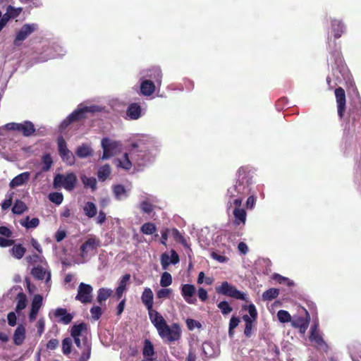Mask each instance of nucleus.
I'll return each mask as SVG.
<instances>
[{
  "label": "nucleus",
  "instance_id": "603ef678",
  "mask_svg": "<svg viewBox=\"0 0 361 361\" xmlns=\"http://www.w3.org/2000/svg\"><path fill=\"white\" fill-rule=\"evenodd\" d=\"M83 351L80 357V361H87L90 357L91 345L90 343L83 345Z\"/></svg>",
  "mask_w": 361,
  "mask_h": 361
},
{
  "label": "nucleus",
  "instance_id": "f03ea898",
  "mask_svg": "<svg viewBox=\"0 0 361 361\" xmlns=\"http://www.w3.org/2000/svg\"><path fill=\"white\" fill-rule=\"evenodd\" d=\"M147 151L148 147L145 145L142 140L132 144L129 155L135 167L145 166L150 161Z\"/></svg>",
  "mask_w": 361,
  "mask_h": 361
},
{
  "label": "nucleus",
  "instance_id": "5701e85b",
  "mask_svg": "<svg viewBox=\"0 0 361 361\" xmlns=\"http://www.w3.org/2000/svg\"><path fill=\"white\" fill-rule=\"evenodd\" d=\"M31 274L32 276L38 280H42L44 279H46L45 283L49 286V283L51 279V273L50 271H47L42 267H37L32 269Z\"/></svg>",
  "mask_w": 361,
  "mask_h": 361
},
{
  "label": "nucleus",
  "instance_id": "58836bf2",
  "mask_svg": "<svg viewBox=\"0 0 361 361\" xmlns=\"http://www.w3.org/2000/svg\"><path fill=\"white\" fill-rule=\"evenodd\" d=\"M111 173V168L109 164H105L100 167L97 172V176L99 180L104 181Z\"/></svg>",
  "mask_w": 361,
  "mask_h": 361
},
{
  "label": "nucleus",
  "instance_id": "f8f14e48",
  "mask_svg": "<svg viewBox=\"0 0 361 361\" xmlns=\"http://www.w3.org/2000/svg\"><path fill=\"white\" fill-rule=\"evenodd\" d=\"M58 148L59 153L62 160L68 165H73L75 164V157L73 154L68 149L66 142L63 137L58 138Z\"/></svg>",
  "mask_w": 361,
  "mask_h": 361
},
{
  "label": "nucleus",
  "instance_id": "4d7b16f0",
  "mask_svg": "<svg viewBox=\"0 0 361 361\" xmlns=\"http://www.w3.org/2000/svg\"><path fill=\"white\" fill-rule=\"evenodd\" d=\"M72 340L70 338H66L62 341V351L63 354L68 355L71 351Z\"/></svg>",
  "mask_w": 361,
  "mask_h": 361
},
{
  "label": "nucleus",
  "instance_id": "a211bd4d",
  "mask_svg": "<svg viewBox=\"0 0 361 361\" xmlns=\"http://www.w3.org/2000/svg\"><path fill=\"white\" fill-rule=\"evenodd\" d=\"M43 305V298L41 295H35L31 302V309L29 313V319L32 322L36 319L37 315Z\"/></svg>",
  "mask_w": 361,
  "mask_h": 361
},
{
  "label": "nucleus",
  "instance_id": "13d9d810",
  "mask_svg": "<svg viewBox=\"0 0 361 361\" xmlns=\"http://www.w3.org/2000/svg\"><path fill=\"white\" fill-rule=\"evenodd\" d=\"M21 11V8H16L11 6H8L6 9V16H8V18H14L17 17Z\"/></svg>",
  "mask_w": 361,
  "mask_h": 361
},
{
  "label": "nucleus",
  "instance_id": "6ab92c4d",
  "mask_svg": "<svg viewBox=\"0 0 361 361\" xmlns=\"http://www.w3.org/2000/svg\"><path fill=\"white\" fill-rule=\"evenodd\" d=\"M148 315L150 322L154 326L157 331L166 323L163 316L158 311L154 309L148 311Z\"/></svg>",
  "mask_w": 361,
  "mask_h": 361
},
{
  "label": "nucleus",
  "instance_id": "0e129e2a",
  "mask_svg": "<svg viewBox=\"0 0 361 361\" xmlns=\"http://www.w3.org/2000/svg\"><path fill=\"white\" fill-rule=\"evenodd\" d=\"M140 209L143 212L149 214L153 210V206L152 205V204L145 200L140 204Z\"/></svg>",
  "mask_w": 361,
  "mask_h": 361
},
{
  "label": "nucleus",
  "instance_id": "dca6fc26",
  "mask_svg": "<svg viewBox=\"0 0 361 361\" xmlns=\"http://www.w3.org/2000/svg\"><path fill=\"white\" fill-rule=\"evenodd\" d=\"M310 340L312 342H314L315 344L324 350H327L328 346L326 342L324 341L322 335L318 330V324H314L310 330Z\"/></svg>",
  "mask_w": 361,
  "mask_h": 361
},
{
  "label": "nucleus",
  "instance_id": "2f4dec72",
  "mask_svg": "<svg viewBox=\"0 0 361 361\" xmlns=\"http://www.w3.org/2000/svg\"><path fill=\"white\" fill-rule=\"evenodd\" d=\"M20 224L27 229L35 228L39 224V220L38 218L30 219V216H26L24 219L20 221Z\"/></svg>",
  "mask_w": 361,
  "mask_h": 361
},
{
  "label": "nucleus",
  "instance_id": "4be33fe9",
  "mask_svg": "<svg viewBox=\"0 0 361 361\" xmlns=\"http://www.w3.org/2000/svg\"><path fill=\"white\" fill-rule=\"evenodd\" d=\"M141 300L147 311L153 309L154 294L150 288H145L141 295Z\"/></svg>",
  "mask_w": 361,
  "mask_h": 361
},
{
  "label": "nucleus",
  "instance_id": "680f3d73",
  "mask_svg": "<svg viewBox=\"0 0 361 361\" xmlns=\"http://www.w3.org/2000/svg\"><path fill=\"white\" fill-rule=\"evenodd\" d=\"M240 322V321L238 317L233 316L231 318L230 322H229V329H228V332H229L230 335L232 334L233 330L238 326Z\"/></svg>",
  "mask_w": 361,
  "mask_h": 361
},
{
  "label": "nucleus",
  "instance_id": "aec40b11",
  "mask_svg": "<svg viewBox=\"0 0 361 361\" xmlns=\"http://www.w3.org/2000/svg\"><path fill=\"white\" fill-rule=\"evenodd\" d=\"M233 214L234 216L233 224L236 226H244L247 217L245 210L240 208V207H235V209L233 211Z\"/></svg>",
  "mask_w": 361,
  "mask_h": 361
},
{
  "label": "nucleus",
  "instance_id": "6e6552de",
  "mask_svg": "<svg viewBox=\"0 0 361 361\" xmlns=\"http://www.w3.org/2000/svg\"><path fill=\"white\" fill-rule=\"evenodd\" d=\"M216 291L221 295H227L237 300L247 301L246 294L242 293L227 281L223 282L221 286L216 287Z\"/></svg>",
  "mask_w": 361,
  "mask_h": 361
},
{
  "label": "nucleus",
  "instance_id": "7ed1b4c3",
  "mask_svg": "<svg viewBox=\"0 0 361 361\" xmlns=\"http://www.w3.org/2000/svg\"><path fill=\"white\" fill-rule=\"evenodd\" d=\"M100 240L97 236L91 235L87 237L80 248V257L84 259V262L96 254L97 250L100 246Z\"/></svg>",
  "mask_w": 361,
  "mask_h": 361
},
{
  "label": "nucleus",
  "instance_id": "bf43d9fd",
  "mask_svg": "<svg viewBox=\"0 0 361 361\" xmlns=\"http://www.w3.org/2000/svg\"><path fill=\"white\" fill-rule=\"evenodd\" d=\"M90 313L93 319L98 320L102 315V309L99 306H93L90 309Z\"/></svg>",
  "mask_w": 361,
  "mask_h": 361
},
{
  "label": "nucleus",
  "instance_id": "1a4fd4ad",
  "mask_svg": "<svg viewBox=\"0 0 361 361\" xmlns=\"http://www.w3.org/2000/svg\"><path fill=\"white\" fill-rule=\"evenodd\" d=\"M102 147L103 149V155L101 159L102 160L109 159L118 153L121 149V144L120 142L111 140L109 138L102 139Z\"/></svg>",
  "mask_w": 361,
  "mask_h": 361
},
{
  "label": "nucleus",
  "instance_id": "cd10ccee",
  "mask_svg": "<svg viewBox=\"0 0 361 361\" xmlns=\"http://www.w3.org/2000/svg\"><path fill=\"white\" fill-rule=\"evenodd\" d=\"M155 85L153 82L149 80H144L140 85V91L143 95L149 96L154 93Z\"/></svg>",
  "mask_w": 361,
  "mask_h": 361
},
{
  "label": "nucleus",
  "instance_id": "774afa93",
  "mask_svg": "<svg viewBox=\"0 0 361 361\" xmlns=\"http://www.w3.org/2000/svg\"><path fill=\"white\" fill-rule=\"evenodd\" d=\"M7 319H8V324L11 326H16L17 318H16V314L14 312H9L8 314Z\"/></svg>",
  "mask_w": 361,
  "mask_h": 361
},
{
  "label": "nucleus",
  "instance_id": "72a5a7b5",
  "mask_svg": "<svg viewBox=\"0 0 361 361\" xmlns=\"http://www.w3.org/2000/svg\"><path fill=\"white\" fill-rule=\"evenodd\" d=\"M113 290L110 288H102L97 291V302L100 304L106 300L112 294Z\"/></svg>",
  "mask_w": 361,
  "mask_h": 361
},
{
  "label": "nucleus",
  "instance_id": "a18cd8bd",
  "mask_svg": "<svg viewBox=\"0 0 361 361\" xmlns=\"http://www.w3.org/2000/svg\"><path fill=\"white\" fill-rule=\"evenodd\" d=\"M172 283V277L169 272H164L161 276L160 286L166 288Z\"/></svg>",
  "mask_w": 361,
  "mask_h": 361
},
{
  "label": "nucleus",
  "instance_id": "a19ab883",
  "mask_svg": "<svg viewBox=\"0 0 361 361\" xmlns=\"http://www.w3.org/2000/svg\"><path fill=\"white\" fill-rule=\"evenodd\" d=\"M279 290L277 288H269L262 294L264 300H271L278 297Z\"/></svg>",
  "mask_w": 361,
  "mask_h": 361
},
{
  "label": "nucleus",
  "instance_id": "69168bd1",
  "mask_svg": "<svg viewBox=\"0 0 361 361\" xmlns=\"http://www.w3.org/2000/svg\"><path fill=\"white\" fill-rule=\"evenodd\" d=\"M273 279L276 280L279 283H283L287 281L288 286H292L293 283L289 281L287 278L283 277L278 274H274L273 276Z\"/></svg>",
  "mask_w": 361,
  "mask_h": 361
},
{
  "label": "nucleus",
  "instance_id": "c9c22d12",
  "mask_svg": "<svg viewBox=\"0 0 361 361\" xmlns=\"http://www.w3.org/2000/svg\"><path fill=\"white\" fill-rule=\"evenodd\" d=\"M83 211L87 216L89 218H92L97 214V209L94 203L92 202H87L85 203L83 207Z\"/></svg>",
  "mask_w": 361,
  "mask_h": 361
},
{
  "label": "nucleus",
  "instance_id": "2eb2a0df",
  "mask_svg": "<svg viewBox=\"0 0 361 361\" xmlns=\"http://www.w3.org/2000/svg\"><path fill=\"white\" fill-rule=\"evenodd\" d=\"M36 27L34 24H25L20 31L17 33L16 37L13 41L15 46H20L22 42L35 30Z\"/></svg>",
  "mask_w": 361,
  "mask_h": 361
},
{
  "label": "nucleus",
  "instance_id": "f704fd0d",
  "mask_svg": "<svg viewBox=\"0 0 361 361\" xmlns=\"http://www.w3.org/2000/svg\"><path fill=\"white\" fill-rule=\"evenodd\" d=\"M113 192L116 198L118 200H121L123 198H126L128 195V191L122 185H114L113 188Z\"/></svg>",
  "mask_w": 361,
  "mask_h": 361
},
{
  "label": "nucleus",
  "instance_id": "423d86ee",
  "mask_svg": "<svg viewBox=\"0 0 361 361\" xmlns=\"http://www.w3.org/2000/svg\"><path fill=\"white\" fill-rule=\"evenodd\" d=\"M98 111V107L96 106L79 107L71 113L65 120H63L61 125V130L65 129L69 124L75 121H79L85 118V113L95 112Z\"/></svg>",
  "mask_w": 361,
  "mask_h": 361
},
{
  "label": "nucleus",
  "instance_id": "de8ad7c7",
  "mask_svg": "<svg viewBox=\"0 0 361 361\" xmlns=\"http://www.w3.org/2000/svg\"><path fill=\"white\" fill-rule=\"evenodd\" d=\"M151 73L149 75V76L152 78H153L155 82L157 83L158 85H161V71L160 68H154L152 70L150 71Z\"/></svg>",
  "mask_w": 361,
  "mask_h": 361
},
{
  "label": "nucleus",
  "instance_id": "c85d7f7f",
  "mask_svg": "<svg viewBox=\"0 0 361 361\" xmlns=\"http://www.w3.org/2000/svg\"><path fill=\"white\" fill-rule=\"evenodd\" d=\"M127 116L133 120L137 119L140 118L141 114V109L140 106L137 104H131L128 107L127 111H126Z\"/></svg>",
  "mask_w": 361,
  "mask_h": 361
},
{
  "label": "nucleus",
  "instance_id": "393cba45",
  "mask_svg": "<svg viewBox=\"0 0 361 361\" xmlns=\"http://www.w3.org/2000/svg\"><path fill=\"white\" fill-rule=\"evenodd\" d=\"M25 327L23 324H19L16 329L13 336L15 345H20L23 343L25 338Z\"/></svg>",
  "mask_w": 361,
  "mask_h": 361
},
{
  "label": "nucleus",
  "instance_id": "0eeeda50",
  "mask_svg": "<svg viewBox=\"0 0 361 361\" xmlns=\"http://www.w3.org/2000/svg\"><path fill=\"white\" fill-rule=\"evenodd\" d=\"M243 308L247 310L249 313V315H243V319L245 323L244 334L247 338H250L252 335V330L257 318V312L253 304L245 305Z\"/></svg>",
  "mask_w": 361,
  "mask_h": 361
},
{
  "label": "nucleus",
  "instance_id": "c03bdc74",
  "mask_svg": "<svg viewBox=\"0 0 361 361\" xmlns=\"http://www.w3.org/2000/svg\"><path fill=\"white\" fill-rule=\"evenodd\" d=\"M140 231L145 235H152L157 231V227L152 223H145L141 226Z\"/></svg>",
  "mask_w": 361,
  "mask_h": 361
},
{
  "label": "nucleus",
  "instance_id": "052dcab7",
  "mask_svg": "<svg viewBox=\"0 0 361 361\" xmlns=\"http://www.w3.org/2000/svg\"><path fill=\"white\" fill-rule=\"evenodd\" d=\"M171 264L170 256L166 253L162 254L161 256V264L162 269L166 270Z\"/></svg>",
  "mask_w": 361,
  "mask_h": 361
},
{
  "label": "nucleus",
  "instance_id": "8fccbe9b",
  "mask_svg": "<svg viewBox=\"0 0 361 361\" xmlns=\"http://www.w3.org/2000/svg\"><path fill=\"white\" fill-rule=\"evenodd\" d=\"M172 235L174 239L180 243L184 247H188V245L187 243L186 240L183 236V235L179 232V231L176 228H173L172 230Z\"/></svg>",
  "mask_w": 361,
  "mask_h": 361
},
{
  "label": "nucleus",
  "instance_id": "f257e3e1",
  "mask_svg": "<svg viewBox=\"0 0 361 361\" xmlns=\"http://www.w3.org/2000/svg\"><path fill=\"white\" fill-rule=\"evenodd\" d=\"M248 192V188L243 180H238L235 184L230 187L226 192L227 211L233 207H240L245 195Z\"/></svg>",
  "mask_w": 361,
  "mask_h": 361
},
{
  "label": "nucleus",
  "instance_id": "473e14b6",
  "mask_svg": "<svg viewBox=\"0 0 361 361\" xmlns=\"http://www.w3.org/2000/svg\"><path fill=\"white\" fill-rule=\"evenodd\" d=\"M27 306V297L23 292L19 293L16 297V311L20 312Z\"/></svg>",
  "mask_w": 361,
  "mask_h": 361
},
{
  "label": "nucleus",
  "instance_id": "b1692460",
  "mask_svg": "<svg viewBox=\"0 0 361 361\" xmlns=\"http://www.w3.org/2000/svg\"><path fill=\"white\" fill-rule=\"evenodd\" d=\"M305 313L307 315L306 318L298 317L295 318L292 321V326L295 328H299L300 331L302 334H304L306 331L310 323L309 313L307 310H305Z\"/></svg>",
  "mask_w": 361,
  "mask_h": 361
},
{
  "label": "nucleus",
  "instance_id": "a878e982",
  "mask_svg": "<svg viewBox=\"0 0 361 361\" xmlns=\"http://www.w3.org/2000/svg\"><path fill=\"white\" fill-rule=\"evenodd\" d=\"M75 154L78 157L84 159L91 157L93 154V149L90 145L82 144L75 150Z\"/></svg>",
  "mask_w": 361,
  "mask_h": 361
},
{
  "label": "nucleus",
  "instance_id": "5fc2aeb1",
  "mask_svg": "<svg viewBox=\"0 0 361 361\" xmlns=\"http://www.w3.org/2000/svg\"><path fill=\"white\" fill-rule=\"evenodd\" d=\"M172 290L171 288H161L157 292V297L159 299H166L171 298Z\"/></svg>",
  "mask_w": 361,
  "mask_h": 361
},
{
  "label": "nucleus",
  "instance_id": "6e6d98bb",
  "mask_svg": "<svg viewBox=\"0 0 361 361\" xmlns=\"http://www.w3.org/2000/svg\"><path fill=\"white\" fill-rule=\"evenodd\" d=\"M42 162H43L42 171H49L53 164L52 159H51V156L48 154H44L42 157Z\"/></svg>",
  "mask_w": 361,
  "mask_h": 361
},
{
  "label": "nucleus",
  "instance_id": "9b49d317",
  "mask_svg": "<svg viewBox=\"0 0 361 361\" xmlns=\"http://www.w3.org/2000/svg\"><path fill=\"white\" fill-rule=\"evenodd\" d=\"M92 291L93 288L90 285L80 283L78 286L75 300L84 304L91 302L92 300Z\"/></svg>",
  "mask_w": 361,
  "mask_h": 361
},
{
  "label": "nucleus",
  "instance_id": "c756f323",
  "mask_svg": "<svg viewBox=\"0 0 361 361\" xmlns=\"http://www.w3.org/2000/svg\"><path fill=\"white\" fill-rule=\"evenodd\" d=\"M202 350L207 357H214L218 355V349L211 342H204Z\"/></svg>",
  "mask_w": 361,
  "mask_h": 361
},
{
  "label": "nucleus",
  "instance_id": "4c0bfd02",
  "mask_svg": "<svg viewBox=\"0 0 361 361\" xmlns=\"http://www.w3.org/2000/svg\"><path fill=\"white\" fill-rule=\"evenodd\" d=\"M133 165V162L130 159L129 153H126L122 159L118 160V166H120L126 170L130 169Z\"/></svg>",
  "mask_w": 361,
  "mask_h": 361
},
{
  "label": "nucleus",
  "instance_id": "ddd939ff",
  "mask_svg": "<svg viewBox=\"0 0 361 361\" xmlns=\"http://www.w3.org/2000/svg\"><path fill=\"white\" fill-rule=\"evenodd\" d=\"M180 293L187 303L195 304L197 302V299L194 297L196 293L195 286L189 283L183 284L180 287Z\"/></svg>",
  "mask_w": 361,
  "mask_h": 361
},
{
  "label": "nucleus",
  "instance_id": "338daca9",
  "mask_svg": "<svg viewBox=\"0 0 361 361\" xmlns=\"http://www.w3.org/2000/svg\"><path fill=\"white\" fill-rule=\"evenodd\" d=\"M66 236V232L64 230L59 229L55 233V240L59 243L62 241Z\"/></svg>",
  "mask_w": 361,
  "mask_h": 361
},
{
  "label": "nucleus",
  "instance_id": "bb28decb",
  "mask_svg": "<svg viewBox=\"0 0 361 361\" xmlns=\"http://www.w3.org/2000/svg\"><path fill=\"white\" fill-rule=\"evenodd\" d=\"M30 178V173L29 172H23L17 176H16L14 178L11 180L10 182V187L12 188H14L16 187L22 185L24 184L26 181L28 180Z\"/></svg>",
  "mask_w": 361,
  "mask_h": 361
},
{
  "label": "nucleus",
  "instance_id": "e2e57ef3",
  "mask_svg": "<svg viewBox=\"0 0 361 361\" xmlns=\"http://www.w3.org/2000/svg\"><path fill=\"white\" fill-rule=\"evenodd\" d=\"M186 324L188 329L190 331L193 330L195 328L200 329L202 326L201 324L199 322L192 319H187Z\"/></svg>",
  "mask_w": 361,
  "mask_h": 361
},
{
  "label": "nucleus",
  "instance_id": "39448f33",
  "mask_svg": "<svg viewBox=\"0 0 361 361\" xmlns=\"http://www.w3.org/2000/svg\"><path fill=\"white\" fill-rule=\"evenodd\" d=\"M159 336L164 341L169 343L179 340L180 337L181 330L180 326L174 323L171 326L166 323L163 326L157 330Z\"/></svg>",
  "mask_w": 361,
  "mask_h": 361
},
{
  "label": "nucleus",
  "instance_id": "3c124183",
  "mask_svg": "<svg viewBox=\"0 0 361 361\" xmlns=\"http://www.w3.org/2000/svg\"><path fill=\"white\" fill-rule=\"evenodd\" d=\"M217 306L224 315L230 314L233 310V308L230 306L227 301H221L218 304Z\"/></svg>",
  "mask_w": 361,
  "mask_h": 361
},
{
  "label": "nucleus",
  "instance_id": "9d476101",
  "mask_svg": "<svg viewBox=\"0 0 361 361\" xmlns=\"http://www.w3.org/2000/svg\"><path fill=\"white\" fill-rule=\"evenodd\" d=\"M4 127L8 130H16L20 132L25 137L32 135L35 131L34 124L28 121H24L21 123H9L6 124Z\"/></svg>",
  "mask_w": 361,
  "mask_h": 361
},
{
  "label": "nucleus",
  "instance_id": "412c9836",
  "mask_svg": "<svg viewBox=\"0 0 361 361\" xmlns=\"http://www.w3.org/2000/svg\"><path fill=\"white\" fill-rule=\"evenodd\" d=\"M55 317L59 318L58 322L64 324H68L71 322L73 315L68 313L65 308L59 307L54 312Z\"/></svg>",
  "mask_w": 361,
  "mask_h": 361
},
{
  "label": "nucleus",
  "instance_id": "49530a36",
  "mask_svg": "<svg viewBox=\"0 0 361 361\" xmlns=\"http://www.w3.org/2000/svg\"><path fill=\"white\" fill-rule=\"evenodd\" d=\"M344 30L343 24H333L331 27V32L335 39L339 38L344 32Z\"/></svg>",
  "mask_w": 361,
  "mask_h": 361
},
{
  "label": "nucleus",
  "instance_id": "e433bc0d",
  "mask_svg": "<svg viewBox=\"0 0 361 361\" xmlns=\"http://www.w3.org/2000/svg\"><path fill=\"white\" fill-rule=\"evenodd\" d=\"M142 355L144 357H152L154 355V349L152 342L146 339L144 342V347L142 349Z\"/></svg>",
  "mask_w": 361,
  "mask_h": 361
},
{
  "label": "nucleus",
  "instance_id": "4468645a",
  "mask_svg": "<svg viewBox=\"0 0 361 361\" xmlns=\"http://www.w3.org/2000/svg\"><path fill=\"white\" fill-rule=\"evenodd\" d=\"M87 324L85 323L74 325L71 331V335L73 338H82V345L90 343L87 339Z\"/></svg>",
  "mask_w": 361,
  "mask_h": 361
},
{
  "label": "nucleus",
  "instance_id": "7c9ffc66",
  "mask_svg": "<svg viewBox=\"0 0 361 361\" xmlns=\"http://www.w3.org/2000/svg\"><path fill=\"white\" fill-rule=\"evenodd\" d=\"M130 275L129 274H126L124 276H123V277L120 280L118 286L116 290V295H117L118 298H121V296L123 295L124 291L126 290L127 283L130 280Z\"/></svg>",
  "mask_w": 361,
  "mask_h": 361
},
{
  "label": "nucleus",
  "instance_id": "20e7f679",
  "mask_svg": "<svg viewBox=\"0 0 361 361\" xmlns=\"http://www.w3.org/2000/svg\"><path fill=\"white\" fill-rule=\"evenodd\" d=\"M78 182L77 176L73 173L56 174L54 178L53 185L55 188H63L68 191H72Z\"/></svg>",
  "mask_w": 361,
  "mask_h": 361
},
{
  "label": "nucleus",
  "instance_id": "79ce46f5",
  "mask_svg": "<svg viewBox=\"0 0 361 361\" xmlns=\"http://www.w3.org/2000/svg\"><path fill=\"white\" fill-rule=\"evenodd\" d=\"M81 180L85 188H90L93 190L96 189L97 180L93 177H87L86 176H81Z\"/></svg>",
  "mask_w": 361,
  "mask_h": 361
},
{
  "label": "nucleus",
  "instance_id": "37998d69",
  "mask_svg": "<svg viewBox=\"0 0 361 361\" xmlns=\"http://www.w3.org/2000/svg\"><path fill=\"white\" fill-rule=\"evenodd\" d=\"M25 251V248L21 245H16L11 249L12 255L18 259L23 257Z\"/></svg>",
  "mask_w": 361,
  "mask_h": 361
},
{
  "label": "nucleus",
  "instance_id": "f3484780",
  "mask_svg": "<svg viewBox=\"0 0 361 361\" xmlns=\"http://www.w3.org/2000/svg\"><path fill=\"white\" fill-rule=\"evenodd\" d=\"M335 96L337 103L338 115L341 118L345 111V93L342 87L335 90Z\"/></svg>",
  "mask_w": 361,
  "mask_h": 361
},
{
  "label": "nucleus",
  "instance_id": "ea45409f",
  "mask_svg": "<svg viewBox=\"0 0 361 361\" xmlns=\"http://www.w3.org/2000/svg\"><path fill=\"white\" fill-rule=\"evenodd\" d=\"M27 209L26 204L21 200H16L12 207L13 213L16 214H21Z\"/></svg>",
  "mask_w": 361,
  "mask_h": 361
},
{
  "label": "nucleus",
  "instance_id": "09e8293b",
  "mask_svg": "<svg viewBox=\"0 0 361 361\" xmlns=\"http://www.w3.org/2000/svg\"><path fill=\"white\" fill-rule=\"evenodd\" d=\"M277 317L281 323H287L291 321V316L286 310H279L277 312Z\"/></svg>",
  "mask_w": 361,
  "mask_h": 361
},
{
  "label": "nucleus",
  "instance_id": "864d4df0",
  "mask_svg": "<svg viewBox=\"0 0 361 361\" xmlns=\"http://www.w3.org/2000/svg\"><path fill=\"white\" fill-rule=\"evenodd\" d=\"M49 199L56 204H61L63 200V196L61 192H51L49 195Z\"/></svg>",
  "mask_w": 361,
  "mask_h": 361
}]
</instances>
